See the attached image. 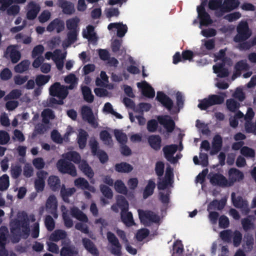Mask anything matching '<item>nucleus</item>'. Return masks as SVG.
Here are the masks:
<instances>
[{
	"label": "nucleus",
	"instance_id": "4d7b16f0",
	"mask_svg": "<svg viewBox=\"0 0 256 256\" xmlns=\"http://www.w3.org/2000/svg\"><path fill=\"white\" fill-rule=\"evenodd\" d=\"M44 224L48 230L51 232L54 228L55 222L50 216L48 215L44 220Z\"/></svg>",
	"mask_w": 256,
	"mask_h": 256
},
{
	"label": "nucleus",
	"instance_id": "dca6fc26",
	"mask_svg": "<svg viewBox=\"0 0 256 256\" xmlns=\"http://www.w3.org/2000/svg\"><path fill=\"white\" fill-rule=\"evenodd\" d=\"M210 183L214 186L222 187L229 186L228 181L222 174H214L210 178Z\"/></svg>",
	"mask_w": 256,
	"mask_h": 256
},
{
	"label": "nucleus",
	"instance_id": "9d476101",
	"mask_svg": "<svg viewBox=\"0 0 256 256\" xmlns=\"http://www.w3.org/2000/svg\"><path fill=\"white\" fill-rule=\"evenodd\" d=\"M228 186H232L234 182H240L244 178V174L239 170L232 168H230L228 172Z\"/></svg>",
	"mask_w": 256,
	"mask_h": 256
},
{
	"label": "nucleus",
	"instance_id": "39448f33",
	"mask_svg": "<svg viewBox=\"0 0 256 256\" xmlns=\"http://www.w3.org/2000/svg\"><path fill=\"white\" fill-rule=\"evenodd\" d=\"M50 94L53 97L64 99L68 94L67 88L59 82H56L49 88Z\"/></svg>",
	"mask_w": 256,
	"mask_h": 256
},
{
	"label": "nucleus",
	"instance_id": "f8f14e48",
	"mask_svg": "<svg viewBox=\"0 0 256 256\" xmlns=\"http://www.w3.org/2000/svg\"><path fill=\"white\" fill-rule=\"evenodd\" d=\"M137 86L141 89L143 96L148 98H153L155 96V91L152 86L144 80L142 82H138Z\"/></svg>",
	"mask_w": 256,
	"mask_h": 256
},
{
	"label": "nucleus",
	"instance_id": "8fccbe9b",
	"mask_svg": "<svg viewBox=\"0 0 256 256\" xmlns=\"http://www.w3.org/2000/svg\"><path fill=\"white\" fill-rule=\"evenodd\" d=\"M100 190L104 197L111 199L113 196L112 190L108 186L102 184L100 186Z\"/></svg>",
	"mask_w": 256,
	"mask_h": 256
},
{
	"label": "nucleus",
	"instance_id": "58836bf2",
	"mask_svg": "<svg viewBox=\"0 0 256 256\" xmlns=\"http://www.w3.org/2000/svg\"><path fill=\"white\" fill-rule=\"evenodd\" d=\"M80 22V19L77 18H73L68 19L66 20V26L69 31L79 30L78 24Z\"/></svg>",
	"mask_w": 256,
	"mask_h": 256
},
{
	"label": "nucleus",
	"instance_id": "5701e85b",
	"mask_svg": "<svg viewBox=\"0 0 256 256\" xmlns=\"http://www.w3.org/2000/svg\"><path fill=\"white\" fill-rule=\"evenodd\" d=\"M148 144L156 151L159 150L162 146V138L159 135H151L148 138Z\"/></svg>",
	"mask_w": 256,
	"mask_h": 256
},
{
	"label": "nucleus",
	"instance_id": "49530a36",
	"mask_svg": "<svg viewBox=\"0 0 256 256\" xmlns=\"http://www.w3.org/2000/svg\"><path fill=\"white\" fill-rule=\"evenodd\" d=\"M114 134L116 140L121 144H124L127 142L128 137L125 133L120 130H115L114 131Z\"/></svg>",
	"mask_w": 256,
	"mask_h": 256
},
{
	"label": "nucleus",
	"instance_id": "37998d69",
	"mask_svg": "<svg viewBox=\"0 0 256 256\" xmlns=\"http://www.w3.org/2000/svg\"><path fill=\"white\" fill-rule=\"evenodd\" d=\"M30 64V62L28 60H22L20 63L14 66V71L18 73H22L28 69Z\"/></svg>",
	"mask_w": 256,
	"mask_h": 256
},
{
	"label": "nucleus",
	"instance_id": "f03ea898",
	"mask_svg": "<svg viewBox=\"0 0 256 256\" xmlns=\"http://www.w3.org/2000/svg\"><path fill=\"white\" fill-rule=\"evenodd\" d=\"M236 32L237 34L234 38V41L236 42L246 40L252 34L246 22H240L237 26Z\"/></svg>",
	"mask_w": 256,
	"mask_h": 256
},
{
	"label": "nucleus",
	"instance_id": "72a5a7b5",
	"mask_svg": "<svg viewBox=\"0 0 256 256\" xmlns=\"http://www.w3.org/2000/svg\"><path fill=\"white\" fill-rule=\"evenodd\" d=\"M250 68L248 64L246 61L241 60L237 62L234 66V69L236 70V73L233 75L232 76H236V75L240 76L241 74V71L242 70H248Z\"/></svg>",
	"mask_w": 256,
	"mask_h": 256
},
{
	"label": "nucleus",
	"instance_id": "4468645a",
	"mask_svg": "<svg viewBox=\"0 0 256 256\" xmlns=\"http://www.w3.org/2000/svg\"><path fill=\"white\" fill-rule=\"evenodd\" d=\"M57 5L62 9L64 14L71 15L75 12L74 4L66 0H58Z\"/></svg>",
	"mask_w": 256,
	"mask_h": 256
},
{
	"label": "nucleus",
	"instance_id": "79ce46f5",
	"mask_svg": "<svg viewBox=\"0 0 256 256\" xmlns=\"http://www.w3.org/2000/svg\"><path fill=\"white\" fill-rule=\"evenodd\" d=\"M74 185L76 186L78 188H80L82 190H90V186L87 180H86L85 178H76L74 180Z\"/></svg>",
	"mask_w": 256,
	"mask_h": 256
},
{
	"label": "nucleus",
	"instance_id": "5fc2aeb1",
	"mask_svg": "<svg viewBox=\"0 0 256 256\" xmlns=\"http://www.w3.org/2000/svg\"><path fill=\"white\" fill-rule=\"evenodd\" d=\"M44 46L42 44H38L34 46L32 52V57L34 58L38 56H42V54L44 52Z\"/></svg>",
	"mask_w": 256,
	"mask_h": 256
},
{
	"label": "nucleus",
	"instance_id": "f704fd0d",
	"mask_svg": "<svg viewBox=\"0 0 256 256\" xmlns=\"http://www.w3.org/2000/svg\"><path fill=\"white\" fill-rule=\"evenodd\" d=\"M132 168L130 164L125 162L116 164L114 166L116 171L121 173L129 172L132 170Z\"/></svg>",
	"mask_w": 256,
	"mask_h": 256
},
{
	"label": "nucleus",
	"instance_id": "c9c22d12",
	"mask_svg": "<svg viewBox=\"0 0 256 256\" xmlns=\"http://www.w3.org/2000/svg\"><path fill=\"white\" fill-rule=\"evenodd\" d=\"M82 92L84 99L86 102L88 103H92L94 102V96L88 86H82Z\"/></svg>",
	"mask_w": 256,
	"mask_h": 256
},
{
	"label": "nucleus",
	"instance_id": "6e6552de",
	"mask_svg": "<svg viewBox=\"0 0 256 256\" xmlns=\"http://www.w3.org/2000/svg\"><path fill=\"white\" fill-rule=\"evenodd\" d=\"M63 246L60 251V256H76L78 252L76 247L70 244L69 240L62 241Z\"/></svg>",
	"mask_w": 256,
	"mask_h": 256
},
{
	"label": "nucleus",
	"instance_id": "b1692460",
	"mask_svg": "<svg viewBox=\"0 0 256 256\" xmlns=\"http://www.w3.org/2000/svg\"><path fill=\"white\" fill-rule=\"evenodd\" d=\"M28 6L30 10L26 14L27 18L30 20H33L36 17L39 12L40 7L34 2H30Z\"/></svg>",
	"mask_w": 256,
	"mask_h": 256
},
{
	"label": "nucleus",
	"instance_id": "f3484780",
	"mask_svg": "<svg viewBox=\"0 0 256 256\" xmlns=\"http://www.w3.org/2000/svg\"><path fill=\"white\" fill-rule=\"evenodd\" d=\"M222 146V138L219 134L216 135L212 139V150L210 151L211 156L217 154L221 150Z\"/></svg>",
	"mask_w": 256,
	"mask_h": 256
},
{
	"label": "nucleus",
	"instance_id": "6e6d98bb",
	"mask_svg": "<svg viewBox=\"0 0 256 256\" xmlns=\"http://www.w3.org/2000/svg\"><path fill=\"white\" fill-rule=\"evenodd\" d=\"M100 136L104 144H110L112 142V136L106 130H104L100 132Z\"/></svg>",
	"mask_w": 256,
	"mask_h": 256
},
{
	"label": "nucleus",
	"instance_id": "c756f323",
	"mask_svg": "<svg viewBox=\"0 0 256 256\" xmlns=\"http://www.w3.org/2000/svg\"><path fill=\"white\" fill-rule=\"evenodd\" d=\"M67 236L66 232L62 230H55L50 236V240L52 242H58L60 240H66Z\"/></svg>",
	"mask_w": 256,
	"mask_h": 256
},
{
	"label": "nucleus",
	"instance_id": "e433bc0d",
	"mask_svg": "<svg viewBox=\"0 0 256 256\" xmlns=\"http://www.w3.org/2000/svg\"><path fill=\"white\" fill-rule=\"evenodd\" d=\"M156 188V184L152 180H150L143 192V198L146 199L152 196Z\"/></svg>",
	"mask_w": 256,
	"mask_h": 256
},
{
	"label": "nucleus",
	"instance_id": "7ed1b4c3",
	"mask_svg": "<svg viewBox=\"0 0 256 256\" xmlns=\"http://www.w3.org/2000/svg\"><path fill=\"white\" fill-rule=\"evenodd\" d=\"M139 218L141 223L149 226L151 223H157L160 221L159 216L151 210H138Z\"/></svg>",
	"mask_w": 256,
	"mask_h": 256
},
{
	"label": "nucleus",
	"instance_id": "a19ab883",
	"mask_svg": "<svg viewBox=\"0 0 256 256\" xmlns=\"http://www.w3.org/2000/svg\"><path fill=\"white\" fill-rule=\"evenodd\" d=\"M79 30L68 31L67 33V39L66 43V46H68L75 42L78 40Z\"/></svg>",
	"mask_w": 256,
	"mask_h": 256
},
{
	"label": "nucleus",
	"instance_id": "de8ad7c7",
	"mask_svg": "<svg viewBox=\"0 0 256 256\" xmlns=\"http://www.w3.org/2000/svg\"><path fill=\"white\" fill-rule=\"evenodd\" d=\"M208 96L212 106L222 104L224 101V97L223 96L210 94Z\"/></svg>",
	"mask_w": 256,
	"mask_h": 256
},
{
	"label": "nucleus",
	"instance_id": "7c9ffc66",
	"mask_svg": "<svg viewBox=\"0 0 256 256\" xmlns=\"http://www.w3.org/2000/svg\"><path fill=\"white\" fill-rule=\"evenodd\" d=\"M64 158L70 162H72L76 164L81 162V156L78 152L76 151H70L63 154Z\"/></svg>",
	"mask_w": 256,
	"mask_h": 256
},
{
	"label": "nucleus",
	"instance_id": "a211bd4d",
	"mask_svg": "<svg viewBox=\"0 0 256 256\" xmlns=\"http://www.w3.org/2000/svg\"><path fill=\"white\" fill-rule=\"evenodd\" d=\"M8 54H10V57L13 64L17 63L20 58V52L16 50L14 46H10L6 48L4 52V56L6 57Z\"/></svg>",
	"mask_w": 256,
	"mask_h": 256
},
{
	"label": "nucleus",
	"instance_id": "cd10ccee",
	"mask_svg": "<svg viewBox=\"0 0 256 256\" xmlns=\"http://www.w3.org/2000/svg\"><path fill=\"white\" fill-rule=\"evenodd\" d=\"M222 0H209L208 2V8L212 10H216V14L217 16L221 14Z\"/></svg>",
	"mask_w": 256,
	"mask_h": 256
},
{
	"label": "nucleus",
	"instance_id": "1a4fd4ad",
	"mask_svg": "<svg viewBox=\"0 0 256 256\" xmlns=\"http://www.w3.org/2000/svg\"><path fill=\"white\" fill-rule=\"evenodd\" d=\"M156 100L168 110H171L174 106L172 100L163 92L158 91L156 93Z\"/></svg>",
	"mask_w": 256,
	"mask_h": 256
},
{
	"label": "nucleus",
	"instance_id": "9b49d317",
	"mask_svg": "<svg viewBox=\"0 0 256 256\" xmlns=\"http://www.w3.org/2000/svg\"><path fill=\"white\" fill-rule=\"evenodd\" d=\"M159 123L162 125L167 132H172L175 128V122L172 118L168 115L160 116L158 118Z\"/></svg>",
	"mask_w": 256,
	"mask_h": 256
},
{
	"label": "nucleus",
	"instance_id": "423d86ee",
	"mask_svg": "<svg viewBox=\"0 0 256 256\" xmlns=\"http://www.w3.org/2000/svg\"><path fill=\"white\" fill-rule=\"evenodd\" d=\"M107 238L110 243L113 246L110 252L116 256H122V245L119 242L118 238L114 233L108 232L106 234Z\"/></svg>",
	"mask_w": 256,
	"mask_h": 256
},
{
	"label": "nucleus",
	"instance_id": "393cba45",
	"mask_svg": "<svg viewBox=\"0 0 256 256\" xmlns=\"http://www.w3.org/2000/svg\"><path fill=\"white\" fill-rule=\"evenodd\" d=\"M48 184L53 192L58 191L61 188L60 180L58 176H50L48 180Z\"/></svg>",
	"mask_w": 256,
	"mask_h": 256
},
{
	"label": "nucleus",
	"instance_id": "774afa93",
	"mask_svg": "<svg viewBox=\"0 0 256 256\" xmlns=\"http://www.w3.org/2000/svg\"><path fill=\"white\" fill-rule=\"evenodd\" d=\"M194 56V53L190 50H183L182 53V56L183 62L186 60L192 62Z\"/></svg>",
	"mask_w": 256,
	"mask_h": 256
},
{
	"label": "nucleus",
	"instance_id": "0e129e2a",
	"mask_svg": "<svg viewBox=\"0 0 256 256\" xmlns=\"http://www.w3.org/2000/svg\"><path fill=\"white\" fill-rule=\"evenodd\" d=\"M226 104L228 110L232 112H234L238 108V104L234 99H229L226 100Z\"/></svg>",
	"mask_w": 256,
	"mask_h": 256
},
{
	"label": "nucleus",
	"instance_id": "c85d7f7f",
	"mask_svg": "<svg viewBox=\"0 0 256 256\" xmlns=\"http://www.w3.org/2000/svg\"><path fill=\"white\" fill-rule=\"evenodd\" d=\"M80 170L89 178L94 176V172L86 160H82L78 166Z\"/></svg>",
	"mask_w": 256,
	"mask_h": 256
},
{
	"label": "nucleus",
	"instance_id": "2eb2a0df",
	"mask_svg": "<svg viewBox=\"0 0 256 256\" xmlns=\"http://www.w3.org/2000/svg\"><path fill=\"white\" fill-rule=\"evenodd\" d=\"M178 150V146L176 144L168 145L164 146L162 148L165 158L169 162L174 163L176 160L173 156L174 154Z\"/></svg>",
	"mask_w": 256,
	"mask_h": 256
},
{
	"label": "nucleus",
	"instance_id": "4be33fe9",
	"mask_svg": "<svg viewBox=\"0 0 256 256\" xmlns=\"http://www.w3.org/2000/svg\"><path fill=\"white\" fill-rule=\"evenodd\" d=\"M117 29V36L120 38H122L128 31V27L126 24L122 23H110L108 24V28L111 30L113 28Z\"/></svg>",
	"mask_w": 256,
	"mask_h": 256
},
{
	"label": "nucleus",
	"instance_id": "473e14b6",
	"mask_svg": "<svg viewBox=\"0 0 256 256\" xmlns=\"http://www.w3.org/2000/svg\"><path fill=\"white\" fill-rule=\"evenodd\" d=\"M120 216L122 221L126 226L130 227L135 224L131 212L128 211L126 212H121Z\"/></svg>",
	"mask_w": 256,
	"mask_h": 256
},
{
	"label": "nucleus",
	"instance_id": "c03bdc74",
	"mask_svg": "<svg viewBox=\"0 0 256 256\" xmlns=\"http://www.w3.org/2000/svg\"><path fill=\"white\" fill-rule=\"evenodd\" d=\"M114 187L116 191L118 193L125 195L127 194V188L122 180H116L114 183Z\"/></svg>",
	"mask_w": 256,
	"mask_h": 256
},
{
	"label": "nucleus",
	"instance_id": "ddd939ff",
	"mask_svg": "<svg viewBox=\"0 0 256 256\" xmlns=\"http://www.w3.org/2000/svg\"><path fill=\"white\" fill-rule=\"evenodd\" d=\"M240 4L238 0H224L222 2V8L220 16H222L225 13L230 12L236 8Z\"/></svg>",
	"mask_w": 256,
	"mask_h": 256
},
{
	"label": "nucleus",
	"instance_id": "bf43d9fd",
	"mask_svg": "<svg viewBox=\"0 0 256 256\" xmlns=\"http://www.w3.org/2000/svg\"><path fill=\"white\" fill-rule=\"evenodd\" d=\"M56 198L54 195L50 196L46 202V206L48 208H51L52 210H56Z\"/></svg>",
	"mask_w": 256,
	"mask_h": 256
},
{
	"label": "nucleus",
	"instance_id": "3c124183",
	"mask_svg": "<svg viewBox=\"0 0 256 256\" xmlns=\"http://www.w3.org/2000/svg\"><path fill=\"white\" fill-rule=\"evenodd\" d=\"M48 75L39 74L36 78V83L38 86H41L48 82L50 79Z\"/></svg>",
	"mask_w": 256,
	"mask_h": 256
},
{
	"label": "nucleus",
	"instance_id": "aec40b11",
	"mask_svg": "<svg viewBox=\"0 0 256 256\" xmlns=\"http://www.w3.org/2000/svg\"><path fill=\"white\" fill-rule=\"evenodd\" d=\"M46 29L48 31L50 32L56 30V32L60 33L64 29V22L59 18H56L50 22L48 26Z\"/></svg>",
	"mask_w": 256,
	"mask_h": 256
},
{
	"label": "nucleus",
	"instance_id": "ea45409f",
	"mask_svg": "<svg viewBox=\"0 0 256 256\" xmlns=\"http://www.w3.org/2000/svg\"><path fill=\"white\" fill-rule=\"evenodd\" d=\"M8 236V230L7 227L2 226L0 228V246L5 247L7 238Z\"/></svg>",
	"mask_w": 256,
	"mask_h": 256
},
{
	"label": "nucleus",
	"instance_id": "338daca9",
	"mask_svg": "<svg viewBox=\"0 0 256 256\" xmlns=\"http://www.w3.org/2000/svg\"><path fill=\"white\" fill-rule=\"evenodd\" d=\"M158 128V122L154 119L148 120L147 122V130L150 132H156Z\"/></svg>",
	"mask_w": 256,
	"mask_h": 256
},
{
	"label": "nucleus",
	"instance_id": "f257e3e1",
	"mask_svg": "<svg viewBox=\"0 0 256 256\" xmlns=\"http://www.w3.org/2000/svg\"><path fill=\"white\" fill-rule=\"evenodd\" d=\"M10 231L12 234L11 240L13 243H18L20 240L22 234L27 236L30 233L29 220L27 214L22 220L14 219L10 224Z\"/></svg>",
	"mask_w": 256,
	"mask_h": 256
},
{
	"label": "nucleus",
	"instance_id": "680f3d73",
	"mask_svg": "<svg viewBox=\"0 0 256 256\" xmlns=\"http://www.w3.org/2000/svg\"><path fill=\"white\" fill-rule=\"evenodd\" d=\"M220 236L222 240L230 242L232 237V232L230 230H224L220 232Z\"/></svg>",
	"mask_w": 256,
	"mask_h": 256
},
{
	"label": "nucleus",
	"instance_id": "20e7f679",
	"mask_svg": "<svg viewBox=\"0 0 256 256\" xmlns=\"http://www.w3.org/2000/svg\"><path fill=\"white\" fill-rule=\"evenodd\" d=\"M56 167L58 171L62 174H68L73 176L77 174L74 165L66 161L65 158L59 160L56 163Z\"/></svg>",
	"mask_w": 256,
	"mask_h": 256
},
{
	"label": "nucleus",
	"instance_id": "603ef678",
	"mask_svg": "<svg viewBox=\"0 0 256 256\" xmlns=\"http://www.w3.org/2000/svg\"><path fill=\"white\" fill-rule=\"evenodd\" d=\"M198 18L200 20V24L203 26H207L212 22L210 14L208 13H204L200 16Z\"/></svg>",
	"mask_w": 256,
	"mask_h": 256
},
{
	"label": "nucleus",
	"instance_id": "6ab92c4d",
	"mask_svg": "<svg viewBox=\"0 0 256 256\" xmlns=\"http://www.w3.org/2000/svg\"><path fill=\"white\" fill-rule=\"evenodd\" d=\"M82 244L85 249L94 256H98L99 251L94 244L89 238H84L82 239Z\"/></svg>",
	"mask_w": 256,
	"mask_h": 256
},
{
	"label": "nucleus",
	"instance_id": "2f4dec72",
	"mask_svg": "<svg viewBox=\"0 0 256 256\" xmlns=\"http://www.w3.org/2000/svg\"><path fill=\"white\" fill-rule=\"evenodd\" d=\"M76 191L74 188H66L65 186L62 184L60 188V195L63 200L66 202H69V197L71 196Z\"/></svg>",
	"mask_w": 256,
	"mask_h": 256
},
{
	"label": "nucleus",
	"instance_id": "412c9836",
	"mask_svg": "<svg viewBox=\"0 0 256 256\" xmlns=\"http://www.w3.org/2000/svg\"><path fill=\"white\" fill-rule=\"evenodd\" d=\"M82 36L84 38L88 39L89 42L93 43H96L98 40L96 34L94 32V28L92 25L86 26V31L83 30Z\"/></svg>",
	"mask_w": 256,
	"mask_h": 256
},
{
	"label": "nucleus",
	"instance_id": "052dcab7",
	"mask_svg": "<svg viewBox=\"0 0 256 256\" xmlns=\"http://www.w3.org/2000/svg\"><path fill=\"white\" fill-rule=\"evenodd\" d=\"M212 106L208 96L202 100H199V104H198V108L201 110H206L209 107Z\"/></svg>",
	"mask_w": 256,
	"mask_h": 256
},
{
	"label": "nucleus",
	"instance_id": "69168bd1",
	"mask_svg": "<svg viewBox=\"0 0 256 256\" xmlns=\"http://www.w3.org/2000/svg\"><path fill=\"white\" fill-rule=\"evenodd\" d=\"M164 164L162 161L157 162L155 166V172L156 174L160 177L164 174Z\"/></svg>",
	"mask_w": 256,
	"mask_h": 256
},
{
	"label": "nucleus",
	"instance_id": "864d4df0",
	"mask_svg": "<svg viewBox=\"0 0 256 256\" xmlns=\"http://www.w3.org/2000/svg\"><path fill=\"white\" fill-rule=\"evenodd\" d=\"M240 153L246 158H253L255 156V151L254 149L247 146H244L240 150Z\"/></svg>",
	"mask_w": 256,
	"mask_h": 256
},
{
	"label": "nucleus",
	"instance_id": "0eeeda50",
	"mask_svg": "<svg viewBox=\"0 0 256 256\" xmlns=\"http://www.w3.org/2000/svg\"><path fill=\"white\" fill-rule=\"evenodd\" d=\"M232 200L234 207L240 208L242 212L248 214L250 212L248 201L243 199L241 196H235V193L232 192L231 194Z\"/></svg>",
	"mask_w": 256,
	"mask_h": 256
},
{
	"label": "nucleus",
	"instance_id": "4c0bfd02",
	"mask_svg": "<svg viewBox=\"0 0 256 256\" xmlns=\"http://www.w3.org/2000/svg\"><path fill=\"white\" fill-rule=\"evenodd\" d=\"M82 118L88 121V122H92L94 120V116L92 110L87 106H84L82 108Z\"/></svg>",
	"mask_w": 256,
	"mask_h": 256
},
{
	"label": "nucleus",
	"instance_id": "a878e982",
	"mask_svg": "<svg viewBox=\"0 0 256 256\" xmlns=\"http://www.w3.org/2000/svg\"><path fill=\"white\" fill-rule=\"evenodd\" d=\"M70 214L72 216L80 221L86 222H88V218L86 215L76 206L70 208Z\"/></svg>",
	"mask_w": 256,
	"mask_h": 256
},
{
	"label": "nucleus",
	"instance_id": "09e8293b",
	"mask_svg": "<svg viewBox=\"0 0 256 256\" xmlns=\"http://www.w3.org/2000/svg\"><path fill=\"white\" fill-rule=\"evenodd\" d=\"M10 185L9 177L6 174H3L0 177V190H6Z\"/></svg>",
	"mask_w": 256,
	"mask_h": 256
},
{
	"label": "nucleus",
	"instance_id": "bb28decb",
	"mask_svg": "<svg viewBox=\"0 0 256 256\" xmlns=\"http://www.w3.org/2000/svg\"><path fill=\"white\" fill-rule=\"evenodd\" d=\"M88 137V132L84 130L80 129L77 136V142L80 149H84L87 143Z\"/></svg>",
	"mask_w": 256,
	"mask_h": 256
},
{
	"label": "nucleus",
	"instance_id": "e2e57ef3",
	"mask_svg": "<svg viewBox=\"0 0 256 256\" xmlns=\"http://www.w3.org/2000/svg\"><path fill=\"white\" fill-rule=\"evenodd\" d=\"M150 234V230L147 228H142L138 230L136 234V238L138 241H142Z\"/></svg>",
	"mask_w": 256,
	"mask_h": 256
},
{
	"label": "nucleus",
	"instance_id": "a18cd8bd",
	"mask_svg": "<svg viewBox=\"0 0 256 256\" xmlns=\"http://www.w3.org/2000/svg\"><path fill=\"white\" fill-rule=\"evenodd\" d=\"M117 204L121 209V212H126L128 210V203L122 196H118L116 199Z\"/></svg>",
	"mask_w": 256,
	"mask_h": 256
},
{
	"label": "nucleus",
	"instance_id": "13d9d810",
	"mask_svg": "<svg viewBox=\"0 0 256 256\" xmlns=\"http://www.w3.org/2000/svg\"><path fill=\"white\" fill-rule=\"evenodd\" d=\"M242 224L244 230L248 232L254 228V224L248 218H244L242 220Z\"/></svg>",
	"mask_w": 256,
	"mask_h": 256
}]
</instances>
